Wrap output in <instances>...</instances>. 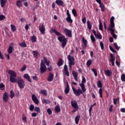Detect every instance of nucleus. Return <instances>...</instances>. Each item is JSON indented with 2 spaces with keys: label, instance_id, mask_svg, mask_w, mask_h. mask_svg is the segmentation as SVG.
<instances>
[{
  "label": "nucleus",
  "instance_id": "nucleus-42",
  "mask_svg": "<svg viewBox=\"0 0 125 125\" xmlns=\"http://www.w3.org/2000/svg\"><path fill=\"white\" fill-rule=\"evenodd\" d=\"M91 64H92V62L91 61V60H89L88 61L86 62V65L87 67H89Z\"/></svg>",
  "mask_w": 125,
  "mask_h": 125
},
{
  "label": "nucleus",
  "instance_id": "nucleus-62",
  "mask_svg": "<svg viewBox=\"0 0 125 125\" xmlns=\"http://www.w3.org/2000/svg\"><path fill=\"white\" fill-rule=\"evenodd\" d=\"M109 42H114V38H113V37H110Z\"/></svg>",
  "mask_w": 125,
  "mask_h": 125
},
{
  "label": "nucleus",
  "instance_id": "nucleus-44",
  "mask_svg": "<svg viewBox=\"0 0 125 125\" xmlns=\"http://www.w3.org/2000/svg\"><path fill=\"white\" fill-rule=\"evenodd\" d=\"M72 12L74 15L76 17V16H78V14L77 13V11H76V9H73L72 10Z\"/></svg>",
  "mask_w": 125,
  "mask_h": 125
},
{
  "label": "nucleus",
  "instance_id": "nucleus-1",
  "mask_svg": "<svg viewBox=\"0 0 125 125\" xmlns=\"http://www.w3.org/2000/svg\"><path fill=\"white\" fill-rule=\"evenodd\" d=\"M85 83H86L85 77H84L83 75H82V81L81 83L80 84V86H81L82 89H81V88H79V89L77 90V89L72 87L73 93L75 94V95H76V96H80L81 94H83V92H85L86 91V89H85V85H84Z\"/></svg>",
  "mask_w": 125,
  "mask_h": 125
},
{
  "label": "nucleus",
  "instance_id": "nucleus-5",
  "mask_svg": "<svg viewBox=\"0 0 125 125\" xmlns=\"http://www.w3.org/2000/svg\"><path fill=\"white\" fill-rule=\"evenodd\" d=\"M67 59L68 60L69 68V69H72V66L75 65V58L74 57L71 56V55H68Z\"/></svg>",
  "mask_w": 125,
  "mask_h": 125
},
{
  "label": "nucleus",
  "instance_id": "nucleus-30",
  "mask_svg": "<svg viewBox=\"0 0 125 125\" xmlns=\"http://www.w3.org/2000/svg\"><path fill=\"white\" fill-rule=\"evenodd\" d=\"M33 56H34V58H36V59L39 57V52L37 50L33 51Z\"/></svg>",
  "mask_w": 125,
  "mask_h": 125
},
{
  "label": "nucleus",
  "instance_id": "nucleus-12",
  "mask_svg": "<svg viewBox=\"0 0 125 125\" xmlns=\"http://www.w3.org/2000/svg\"><path fill=\"white\" fill-rule=\"evenodd\" d=\"M63 74H65L67 77H70V72H69V70L68 69V66L66 64L64 65L63 70H62Z\"/></svg>",
  "mask_w": 125,
  "mask_h": 125
},
{
  "label": "nucleus",
  "instance_id": "nucleus-11",
  "mask_svg": "<svg viewBox=\"0 0 125 125\" xmlns=\"http://www.w3.org/2000/svg\"><path fill=\"white\" fill-rule=\"evenodd\" d=\"M66 14L67 17L66 18L65 20L68 23H73V20H72V18H71V14H70L69 10H67Z\"/></svg>",
  "mask_w": 125,
  "mask_h": 125
},
{
  "label": "nucleus",
  "instance_id": "nucleus-8",
  "mask_svg": "<svg viewBox=\"0 0 125 125\" xmlns=\"http://www.w3.org/2000/svg\"><path fill=\"white\" fill-rule=\"evenodd\" d=\"M97 85L98 87H99V93L100 94V98H102L103 97L102 95V93L103 92V89H102V82L100 81H98V83H97Z\"/></svg>",
  "mask_w": 125,
  "mask_h": 125
},
{
  "label": "nucleus",
  "instance_id": "nucleus-47",
  "mask_svg": "<svg viewBox=\"0 0 125 125\" xmlns=\"http://www.w3.org/2000/svg\"><path fill=\"white\" fill-rule=\"evenodd\" d=\"M34 109H35V106H34V105L33 104H31L29 106L30 111L33 112V111H34Z\"/></svg>",
  "mask_w": 125,
  "mask_h": 125
},
{
  "label": "nucleus",
  "instance_id": "nucleus-23",
  "mask_svg": "<svg viewBox=\"0 0 125 125\" xmlns=\"http://www.w3.org/2000/svg\"><path fill=\"white\" fill-rule=\"evenodd\" d=\"M3 100L4 102H7L8 101V95L6 92H4L3 95Z\"/></svg>",
  "mask_w": 125,
  "mask_h": 125
},
{
  "label": "nucleus",
  "instance_id": "nucleus-24",
  "mask_svg": "<svg viewBox=\"0 0 125 125\" xmlns=\"http://www.w3.org/2000/svg\"><path fill=\"white\" fill-rule=\"evenodd\" d=\"M24 79H26L27 80H28V82H29V83H32V81L31 80V78L30 77V76H29V74H25L23 76Z\"/></svg>",
  "mask_w": 125,
  "mask_h": 125
},
{
  "label": "nucleus",
  "instance_id": "nucleus-17",
  "mask_svg": "<svg viewBox=\"0 0 125 125\" xmlns=\"http://www.w3.org/2000/svg\"><path fill=\"white\" fill-rule=\"evenodd\" d=\"M72 76L74 77V79L76 82H79V79H78V77H79V73L76 72L75 71H73L72 72Z\"/></svg>",
  "mask_w": 125,
  "mask_h": 125
},
{
  "label": "nucleus",
  "instance_id": "nucleus-60",
  "mask_svg": "<svg viewBox=\"0 0 125 125\" xmlns=\"http://www.w3.org/2000/svg\"><path fill=\"white\" fill-rule=\"evenodd\" d=\"M32 79L33 80H34V81H36V82H38V81H39L38 80V77L37 76H33Z\"/></svg>",
  "mask_w": 125,
  "mask_h": 125
},
{
  "label": "nucleus",
  "instance_id": "nucleus-63",
  "mask_svg": "<svg viewBox=\"0 0 125 125\" xmlns=\"http://www.w3.org/2000/svg\"><path fill=\"white\" fill-rule=\"evenodd\" d=\"M42 125H46V123H45V120L44 119L42 121Z\"/></svg>",
  "mask_w": 125,
  "mask_h": 125
},
{
  "label": "nucleus",
  "instance_id": "nucleus-36",
  "mask_svg": "<svg viewBox=\"0 0 125 125\" xmlns=\"http://www.w3.org/2000/svg\"><path fill=\"white\" fill-rule=\"evenodd\" d=\"M13 49V47L11 46H9V48L7 49V51L9 53V54H11L12 53V50Z\"/></svg>",
  "mask_w": 125,
  "mask_h": 125
},
{
  "label": "nucleus",
  "instance_id": "nucleus-38",
  "mask_svg": "<svg viewBox=\"0 0 125 125\" xmlns=\"http://www.w3.org/2000/svg\"><path fill=\"white\" fill-rule=\"evenodd\" d=\"M99 30L101 31H103V24H102V22L101 21H99Z\"/></svg>",
  "mask_w": 125,
  "mask_h": 125
},
{
  "label": "nucleus",
  "instance_id": "nucleus-37",
  "mask_svg": "<svg viewBox=\"0 0 125 125\" xmlns=\"http://www.w3.org/2000/svg\"><path fill=\"white\" fill-rule=\"evenodd\" d=\"M35 112H37V114L41 113V108L39 107H35L34 108Z\"/></svg>",
  "mask_w": 125,
  "mask_h": 125
},
{
  "label": "nucleus",
  "instance_id": "nucleus-2",
  "mask_svg": "<svg viewBox=\"0 0 125 125\" xmlns=\"http://www.w3.org/2000/svg\"><path fill=\"white\" fill-rule=\"evenodd\" d=\"M51 30L53 32V33H54L56 35V36L59 37L58 38V41H59L60 42H62V48H64L66 45H67V42H68V39H67V38H66V37L64 35L62 36H62V34L56 31V29H53V28H51Z\"/></svg>",
  "mask_w": 125,
  "mask_h": 125
},
{
  "label": "nucleus",
  "instance_id": "nucleus-51",
  "mask_svg": "<svg viewBox=\"0 0 125 125\" xmlns=\"http://www.w3.org/2000/svg\"><path fill=\"white\" fill-rule=\"evenodd\" d=\"M90 39L92 42H95V38L93 35H91L90 36Z\"/></svg>",
  "mask_w": 125,
  "mask_h": 125
},
{
  "label": "nucleus",
  "instance_id": "nucleus-55",
  "mask_svg": "<svg viewBox=\"0 0 125 125\" xmlns=\"http://www.w3.org/2000/svg\"><path fill=\"white\" fill-rule=\"evenodd\" d=\"M121 81L122 82H125V74H123L122 76H121Z\"/></svg>",
  "mask_w": 125,
  "mask_h": 125
},
{
  "label": "nucleus",
  "instance_id": "nucleus-27",
  "mask_svg": "<svg viewBox=\"0 0 125 125\" xmlns=\"http://www.w3.org/2000/svg\"><path fill=\"white\" fill-rule=\"evenodd\" d=\"M64 61H63V60L61 58L59 59L58 62L57 63V65L59 67H60V66H62V65H63V63Z\"/></svg>",
  "mask_w": 125,
  "mask_h": 125
},
{
  "label": "nucleus",
  "instance_id": "nucleus-15",
  "mask_svg": "<svg viewBox=\"0 0 125 125\" xmlns=\"http://www.w3.org/2000/svg\"><path fill=\"white\" fill-rule=\"evenodd\" d=\"M92 32L93 33H94V35L96 39H98V40H102V35H101V34L99 33L97 34L96 31L94 29H93L92 30Z\"/></svg>",
  "mask_w": 125,
  "mask_h": 125
},
{
  "label": "nucleus",
  "instance_id": "nucleus-32",
  "mask_svg": "<svg viewBox=\"0 0 125 125\" xmlns=\"http://www.w3.org/2000/svg\"><path fill=\"white\" fill-rule=\"evenodd\" d=\"M42 102L43 104H50V100H46L45 99H43L42 100Z\"/></svg>",
  "mask_w": 125,
  "mask_h": 125
},
{
  "label": "nucleus",
  "instance_id": "nucleus-21",
  "mask_svg": "<svg viewBox=\"0 0 125 125\" xmlns=\"http://www.w3.org/2000/svg\"><path fill=\"white\" fill-rule=\"evenodd\" d=\"M54 78V76L53 75V74L51 73H50L48 78L47 79V80L48 81V82H52V81H53Z\"/></svg>",
  "mask_w": 125,
  "mask_h": 125
},
{
  "label": "nucleus",
  "instance_id": "nucleus-46",
  "mask_svg": "<svg viewBox=\"0 0 125 125\" xmlns=\"http://www.w3.org/2000/svg\"><path fill=\"white\" fill-rule=\"evenodd\" d=\"M11 30L13 32L16 31V27L13 24H11Z\"/></svg>",
  "mask_w": 125,
  "mask_h": 125
},
{
  "label": "nucleus",
  "instance_id": "nucleus-64",
  "mask_svg": "<svg viewBox=\"0 0 125 125\" xmlns=\"http://www.w3.org/2000/svg\"><path fill=\"white\" fill-rule=\"evenodd\" d=\"M121 112H122V113H125V108H121Z\"/></svg>",
  "mask_w": 125,
  "mask_h": 125
},
{
  "label": "nucleus",
  "instance_id": "nucleus-57",
  "mask_svg": "<svg viewBox=\"0 0 125 125\" xmlns=\"http://www.w3.org/2000/svg\"><path fill=\"white\" fill-rule=\"evenodd\" d=\"M47 112L48 113V115H51V114H52V111H51L50 108H48L47 109Z\"/></svg>",
  "mask_w": 125,
  "mask_h": 125
},
{
  "label": "nucleus",
  "instance_id": "nucleus-26",
  "mask_svg": "<svg viewBox=\"0 0 125 125\" xmlns=\"http://www.w3.org/2000/svg\"><path fill=\"white\" fill-rule=\"evenodd\" d=\"M7 0H0V4L1 7H4V5L6 3Z\"/></svg>",
  "mask_w": 125,
  "mask_h": 125
},
{
  "label": "nucleus",
  "instance_id": "nucleus-43",
  "mask_svg": "<svg viewBox=\"0 0 125 125\" xmlns=\"http://www.w3.org/2000/svg\"><path fill=\"white\" fill-rule=\"evenodd\" d=\"M20 45L21 46V47H27V44L25 42H23L20 43Z\"/></svg>",
  "mask_w": 125,
  "mask_h": 125
},
{
  "label": "nucleus",
  "instance_id": "nucleus-49",
  "mask_svg": "<svg viewBox=\"0 0 125 125\" xmlns=\"http://www.w3.org/2000/svg\"><path fill=\"white\" fill-rule=\"evenodd\" d=\"M100 45L101 48L102 50H104V43H103V42H100Z\"/></svg>",
  "mask_w": 125,
  "mask_h": 125
},
{
  "label": "nucleus",
  "instance_id": "nucleus-41",
  "mask_svg": "<svg viewBox=\"0 0 125 125\" xmlns=\"http://www.w3.org/2000/svg\"><path fill=\"white\" fill-rule=\"evenodd\" d=\"M10 97L11 99H13V97H14V92H13V90H11L10 91Z\"/></svg>",
  "mask_w": 125,
  "mask_h": 125
},
{
  "label": "nucleus",
  "instance_id": "nucleus-39",
  "mask_svg": "<svg viewBox=\"0 0 125 125\" xmlns=\"http://www.w3.org/2000/svg\"><path fill=\"white\" fill-rule=\"evenodd\" d=\"M92 72L94 74L95 77H97V70L94 68L91 69Z\"/></svg>",
  "mask_w": 125,
  "mask_h": 125
},
{
  "label": "nucleus",
  "instance_id": "nucleus-28",
  "mask_svg": "<svg viewBox=\"0 0 125 125\" xmlns=\"http://www.w3.org/2000/svg\"><path fill=\"white\" fill-rule=\"evenodd\" d=\"M81 118V116L77 115L76 116L75 121V124L76 125H79V122H80V119Z\"/></svg>",
  "mask_w": 125,
  "mask_h": 125
},
{
  "label": "nucleus",
  "instance_id": "nucleus-52",
  "mask_svg": "<svg viewBox=\"0 0 125 125\" xmlns=\"http://www.w3.org/2000/svg\"><path fill=\"white\" fill-rule=\"evenodd\" d=\"M113 107H114V105L111 104L108 109L109 112H110V113H112V112H113Z\"/></svg>",
  "mask_w": 125,
  "mask_h": 125
},
{
  "label": "nucleus",
  "instance_id": "nucleus-56",
  "mask_svg": "<svg viewBox=\"0 0 125 125\" xmlns=\"http://www.w3.org/2000/svg\"><path fill=\"white\" fill-rule=\"evenodd\" d=\"M4 19H5V17L3 16V15H0V21H2V20H4Z\"/></svg>",
  "mask_w": 125,
  "mask_h": 125
},
{
  "label": "nucleus",
  "instance_id": "nucleus-59",
  "mask_svg": "<svg viewBox=\"0 0 125 125\" xmlns=\"http://www.w3.org/2000/svg\"><path fill=\"white\" fill-rule=\"evenodd\" d=\"M114 45L116 49H117V50H119L120 49V47H119V46H118V44H117V43H114Z\"/></svg>",
  "mask_w": 125,
  "mask_h": 125
},
{
  "label": "nucleus",
  "instance_id": "nucleus-3",
  "mask_svg": "<svg viewBox=\"0 0 125 125\" xmlns=\"http://www.w3.org/2000/svg\"><path fill=\"white\" fill-rule=\"evenodd\" d=\"M8 73L10 75V82L12 83H17V79H16L17 74H16V72L13 70H9Z\"/></svg>",
  "mask_w": 125,
  "mask_h": 125
},
{
  "label": "nucleus",
  "instance_id": "nucleus-9",
  "mask_svg": "<svg viewBox=\"0 0 125 125\" xmlns=\"http://www.w3.org/2000/svg\"><path fill=\"white\" fill-rule=\"evenodd\" d=\"M99 4V7L101 8V10L102 12H104L105 11V6L104 5V4L102 3L101 1V0H95Z\"/></svg>",
  "mask_w": 125,
  "mask_h": 125
},
{
  "label": "nucleus",
  "instance_id": "nucleus-33",
  "mask_svg": "<svg viewBox=\"0 0 125 125\" xmlns=\"http://www.w3.org/2000/svg\"><path fill=\"white\" fill-rule=\"evenodd\" d=\"M55 110L57 113L60 112V105L59 104H57L56 107L55 108Z\"/></svg>",
  "mask_w": 125,
  "mask_h": 125
},
{
  "label": "nucleus",
  "instance_id": "nucleus-16",
  "mask_svg": "<svg viewBox=\"0 0 125 125\" xmlns=\"http://www.w3.org/2000/svg\"><path fill=\"white\" fill-rule=\"evenodd\" d=\"M108 31H110L111 35L115 40H117V35L115 34V29L114 28H108Z\"/></svg>",
  "mask_w": 125,
  "mask_h": 125
},
{
  "label": "nucleus",
  "instance_id": "nucleus-35",
  "mask_svg": "<svg viewBox=\"0 0 125 125\" xmlns=\"http://www.w3.org/2000/svg\"><path fill=\"white\" fill-rule=\"evenodd\" d=\"M31 40L32 42H37V37H36V36H35V35L31 37Z\"/></svg>",
  "mask_w": 125,
  "mask_h": 125
},
{
  "label": "nucleus",
  "instance_id": "nucleus-29",
  "mask_svg": "<svg viewBox=\"0 0 125 125\" xmlns=\"http://www.w3.org/2000/svg\"><path fill=\"white\" fill-rule=\"evenodd\" d=\"M87 28L89 30H91L92 28V23L89 21H87Z\"/></svg>",
  "mask_w": 125,
  "mask_h": 125
},
{
  "label": "nucleus",
  "instance_id": "nucleus-31",
  "mask_svg": "<svg viewBox=\"0 0 125 125\" xmlns=\"http://www.w3.org/2000/svg\"><path fill=\"white\" fill-rule=\"evenodd\" d=\"M43 61H44L43 62L46 64V66H49V63H50L49 61H48L47 59L45 57L43 58Z\"/></svg>",
  "mask_w": 125,
  "mask_h": 125
},
{
  "label": "nucleus",
  "instance_id": "nucleus-61",
  "mask_svg": "<svg viewBox=\"0 0 125 125\" xmlns=\"http://www.w3.org/2000/svg\"><path fill=\"white\" fill-rule=\"evenodd\" d=\"M91 111H92V107H90L89 109V114L90 117H91Z\"/></svg>",
  "mask_w": 125,
  "mask_h": 125
},
{
  "label": "nucleus",
  "instance_id": "nucleus-48",
  "mask_svg": "<svg viewBox=\"0 0 125 125\" xmlns=\"http://www.w3.org/2000/svg\"><path fill=\"white\" fill-rule=\"evenodd\" d=\"M109 49L111 50V51H112V52H113V53H117V51H116V50L113 48V47H111V45H109Z\"/></svg>",
  "mask_w": 125,
  "mask_h": 125
},
{
  "label": "nucleus",
  "instance_id": "nucleus-13",
  "mask_svg": "<svg viewBox=\"0 0 125 125\" xmlns=\"http://www.w3.org/2000/svg\"><path fill=\"white\" fill-rule=\"evenodd\" d=\"M39 31H40L42 35L45 34V26H44V23H42V26H39Z\"/></svg>",
  "mask_w": 125,
  "mask_h": 125
},
{
  "label": "nucleus",
  "instance_id": "nucleus-50",
  "mask_svg": "<svg viewBox=\"0 0 125 125\" xmlns=\"http://www.w3.org/2000/svg\"><path fill=\"white\" fill-rule=\"evenodd\" d=\"M5 86L4 84H3V83H0V89H1V90H3V89H4Z\"/></svg>",
  "mask_w": 125,
  "mask_h": 125
},
{
  "label": "nucleus",
  "instance_id": "nucleus-6",
  "mask_svg": "<svg viewBox=\"0 0 125 125\" xmlns=\"http://www.w3.org/2000/svg\"><path fill=\"white\" fill-rule=\"evenodd\" d=\"M71 104L72 108H74V110L71 111V113H76L79 110L78 102H77V101H71Z\"/></svg>",
  "mask_w": 125,
  "mask_h": 125
},
{
  "label": "nucleus",
  "instance_id": "nucleus-45",
  "mask_svg": "<svg viewBox=\"0 0 125 125\" xmlns=\"http://www.w3.org/2000/svg\"><path fill=\"white\" fill-rule=\"evenodd\" d=\"M119 101H120V99L119 98L114 99L113 103L114 105H117V102H118Z\"/></svg>",
  "mask_w": 125,
  "mask_h": 125
},
{
  "label": "nucleus",
  "instance_id": "nucleus-14",
  "mask_svg": "<svg viewBox=\"0 0 125 125\" xmlns=\"http://www.w3.org/2000/svg\"><path fill=\"white\" fill-rule=\"evenodd\" d=\"M114 20H115V18L114 17H112L110 18V24L109 25L108 29L115 28V23L114 22Z\"/></svg>",
  "mask_w": 125,
  "mask_h": 125
},
{
  "label": "nucleus",
  "instance_id": "nucleus-4",
  "mask_svg": "<svg viewBox=\"0 0 125 125\" xmlns=\"http://www.w3.org/2000/svg\"><path fill=\"white\" fill-rule=\"evenodd\" d=\"M40 70L41 74H44V73H45L46 71H47V67L43 62V60L41 61Z\"/></svg>",
  "mask_w": 125,
  "mask_h": 125
},
{
  "label": "nucleus",
  "instance_id": "nucleus-54",
  "mask_svg": "<svg viewBox=\"0 0 125 125\" xmlns=\"http://www.w3.org/2000/svg\"><path fill=\"white\" fill-rule=\"evenodd\" d=\"M41 93H42L43 95L46 96L47 95V94L46 93V90H43L41 91Z\"/></svg>",
  "mask_w": 125,
  "mask_h": 125
},
{
  "label": "nucleus",
  "instance_id": "nucleus-58",
  "mask_svg": "<svg viewBox=\"0 0 125 125\" xmlns=\"http://www.w3.org/2000/svg\"><path fill=\"white\" fill-rule=\"evenodd\" d=\"M26 69H27V66H26V65H23V66L22 67V68H21V72H24V71H25V70H26Z\"/></svg>",
  "mask_w": 125,
  "mask_h": 125
},
{
  "label": "nucleus",
  "instance_id": "nucleus-18",
  "mask_svg": "<svg viewBox=\"0 0 125 125\" xmlns=\"http://www.w3.org/2000/svg\"><path fill=\"white\" fill-rule=\"evenodd\" d=\"M56 3L60 6H62L64 7V2L62 0H56Z\"/></svg>",
  "mask_w": 125,
  "mask_h": 125
},
{
  "label": "nucleus",
  "instance_id": "nucleus-53",
  "mask_svg": "<svg viewBox=\"0 0 125 125\" xmlns=\"http://www.w3.org/2000/svg\"><path fill=\"white\" fill-rule=\"evenodd\" d=\"M82 21L83 24H85V23H86V18L85 17L83 18L82 19Z\"/></svg>",
  "mask_w": 125,
  "mask_h": 125
},
{
  "label": "nucleus",
  "instance_id": "nucleus-10",
  "mask_svg": "<svg viewBox=\"0 0 125 125\" xmlns=\"http://www.w3.org/2000/svg\"><path fill=\"white\" fill-rule=\"evenodd\" d=\"M63 33L65 34V36H68L69 38H72V30L65 28L63 29Z\"/></svg>",
  "mask_w": 125,
  "mask_h": 125
},
{
  "label": "nucleus",
  "instance_id": "nucleus-7",
  "mask_svg": "<svg viewBox=\"0 0 125 125\" xmlns=\"http://www.w3.org/2000/svg\"><path fill=\"white\" fill-rule=\"evenodd\" d=\"M18 85V86L20 88L22 89L25 87V82L23 80V79L20 78L19 79L17 80V82Z\"/></svg>",
  "mask_w": 125,
  "mask_h": 125
},
{
  "label": "nucleus",
  "instance_id": "nucleus-25",
  "mask_svg": "<svg viewBox=\"0 0 125 125\" xmlns=\"http://www.w3.org/2000/svg\"><path fill=\"white\" fill-rule=\"evenodd\" d=\"M104 74L105 76H107L108 77H110L112 76V71L109 70H106L104 71Z\"/></svg>",
  "mask_w": 125,
  "mask_h": 125
},
{
  "label": "nucleus",
  "instance_id": "nucleus-19",
  "mask_svg": "<svg viewBox=\"0 0 125 125\" xmlns=\"http://www.w3.org/2000/svg\"><path fill=\"white\" fill-rule=\"evenodd\" d=\"M32 99L33 102H34L35 103V104H39V100L38 99V98H37L36 95H32Z\"/></svg>",
  "mask_w": 125,
  "mask_h": 125
},
{
  "label": "nucleus",
  "instance_id": "nucleus-20",
  "mask_svg": "<svg viewBox=\"0 0 125 125\" xmlns=\"http://www.w3.org/2000/svg\"><path fill=\"white\" fill-rule=\"evenodd\" d=\"M82 42L84 44V45L83 46V48H86V47H87V41L84 39V37H83Z\"/></svg>",
  "mask_w": 125,
  "mask_h": 125
},
{
  "label": "nucleus",
  "instance_id": "nucleus-22",
  "mask_svg": "<svg viewBox=\"0 0 125 125\" xmlns=\"http://www.w3.org/2000/svg\"><path fill=\"white\" fill-rule=\"evenodd\" d=\"M70 92V86L69 85V83L66 82V88L64 90V92L65 94H68Z\"/></svg>",
  "mask_w": 125,
  "mask_h": 125
},
{
  "label": "nucleus",
  "instance_id": "nucleus-34",
  "mask_svg": "<svg viewBox=\"0 0 125 125\" xmlns=\"http://www.w3.org/2000/svg\"><path fill=\"white\" fill-rule=\"evenodd\" d=\"M21 3L22 1L20 0H18L16 3L17 6H18V7H22V4H21Z\"/></svg>",
  "mask_w": 125,
  "mask_h": 125
},
{
  "label": "nucleus",
  "instance_id": "nucleus-40",
  "mask_svg": "<svg viewBox=\"0 0 125 125\" xmlns=\"http://www.w3.org/2000/svg\"><path fill=\"white\" fill-rule=\"evenodd\" d=\"M110 58L111 59H110V61H115V60H116V57H115V56L113 55V54H110Z\"/></svg>",
  "mask_w": 125,
  "mask_h": 125
}]
</instances>
